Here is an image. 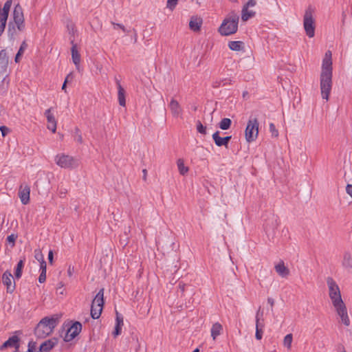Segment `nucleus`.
Here are the masks:
<instances>
[{
	"label": "nucleus",
	"mask_w": 352,
	"mask_h": 352,
	"mask_svg": "<svg viewBox=\"0 0 352 352\" xmlns=\"http://www.w3.org/2000/svg\"><path fill=\"white\" fill-rule=\"evenodd\" d=\"M210 332L213 340H215L222 333L223 326L218 322H215L212 324Z\"/></svg>",
	"instance_id": "24"
},
{
	"label": "nucleus",
	"mask_w": 352,
	"mask_h": 352,
	"mask_svg": "<svg viewBox=\"0 0 352 352\" xmlns=\"http://www.w3.org/2000/svg\"><path fill=\"white\" fill-rule=\"evenodd\" d=\"M59 317L53 315L50 317L42 318L34 329V334L37 338L43 339L50 335L54 328L58 325Z\"/></svg>",
	"instance_id": "3"
},
{
	"label": "nucleus",
	"mask_w": 352,
	"mask_h": 352,
	"mask_svg": "<svg viewBox=\"0 0 352 352\" xmlns=\"http://www.w3.org/2000/svg\"><path fill=\"white\" fill-rule=\"evenodd\" d=\"M269 129H270V131L271 132L272 136L278 137V131L276 129V126L273 123L270 124Z\"/></svg>",
	"instance_id": "42"
},
{
	"label": "nucleus",
	"mask_w": 352,
	"mask_h": 352,
	"mask_svg": "<svg viewBox=\"0 0 352 352\" xmlns=\"http://www.w3.org/2000/svg\"><path fill=\"white\" fill-rule=\"evenodd\" d=\"M30 188L28 185H21L19 190V197L23 204L26 205L30 201Z\"/></svg>",
	"instance_id": "17"
},
{
	"label": "nucleus",
	"mask_w": 352,
	"mask_h": 352,
	"mask_svg": "<svg viewBox=\"0 0 352 352\" xmlns=\"http://www.w3.org/2000/svg\"><path fill=\"white\" fill-rule=\"evenodd\" d=\"M69 79H71V80L72 79V74H68V75L67 76V77H66V78H65V80L64 82L67 83V82L69 80Z\"/></svg>",
	"instance_id": "54"
},
{
	"label": "nucleus",
	"mask_w": 352,
	"mask_h": 352,
	"mask_svg": "<svg viewBox=\"0 0 352 352\" xmlns=\"http://www.w3.org/2000/svg\"><path fill=\"white\" fill-rule=\"evenodd\" d=\"M168 108L174 118L182 117L183 109L179 102L174 98H172L168 104Z\"/></svg>",
	"instance_id": "12"
},
{
	"label": "nucleus",
	"mask_w": 352,
	"mask_h": 352,
	"mask_svg": "<svg viewBox=\"0 0 352 352\" xmlns=\"http://www.w3.org/2000/svg\"><path fill=\"white\" fill-rule=\"evenodd\" d=\"M228 47L231 50L233 51H240L243 47V42L241 41H230L228 43Z\"/></svg>",
	"instance_id": "31"
},
{
	"label": "nucleus",
	"mask_w": 352,
	"mask_h": 352,
	"mask_svg": "<svg viewBox=\"0 0 352 352\" xmlns=\"http://www.w3.org/2000/svg\"><path fill=\"white\" fill-rule=\"evenodd\" d=\"M19 338L16 336H13L10 337L8 340H6L1 346V349H5L8 347H19Z\"/></svg>",
	"instance_id": "25"
},
{
	"label": "nucleus",
	"mask_w": 352,
	"mask_h": 352,
	"mask_svg": "<svg viewBox=\"0 0 352 352\" xmlns=\"http://www.w3.org/2000/svg\"><path fill=\"white\" fill-rule=\"evenodd\" d=\"M255 15V12L249 10V8L243 6L241 10V19L243 21H247Z\"/></svg>",
	"instance_id": "27"
},
{
	"label": "nucleus",
	"mask_w": 352,
	"mask_h": 352,
	"mask_svg": "<svg viewBox=\"0 0 352 352\" xmlns=\"http://www.w3.org/2000/svg\"><path fill=\"white\" fill-rule=\"evenodd\" d=\"M142 173H143L142 179H143V180L146 181V177H147V170H146V169H143L142 170Z\"/></svg>",
	"instance_id": "52"
},
{
	"label": "nucleus",
	"mask_w": 352,
	"mask_h": 352,
	"mask_svg": "<svg viewBox=\"0 0 352 352\" xmlns=\"http://www.w3.org/2000/svg\"><path fill=\"white\" fill-rule=\"evenodd\" d=\"M342 352H346V351L345 350H343V351H342Z\"/></svg>",
	"instance_id": "58"
},
{
	"label": "nucleus",
	"mask_w": 352,
	"mask_h": 352,
	"mask_svg": "<svg viewBox=\"0 0 352 352\" xmlns=\"http://www.w3.org/2000/svg\"><path fill=\"white\" fill-rule=\"evenodd\" d=\"M72 47L71 49L72 51V61L74 63V65L76 67V69H78L80 67V55L78 51L77 45L76 44L73 43V41H72Z\"/></svg>",
	"instance_id": "21"
},
{
	"label": "nucleus",
	"mask_w": 352,
	"mask_h": 352,
	"mask_svg": "<svg viewBox=\"0 0 352 352\" xmlns=\"http://www.w3.org/2000/svg\"><path fill=\"white\" fill-rule=\"evenodd\" d=\"M212 139L217 146H225L223 138L219 136V131H216L212 134Z\"/></svg>",
	"instance_id": "29"
},
{
	"label": "nucleus",
	"mask_w": 352,
	"mask_h": 352,
	"mask_svg": "<svg viewBox=\"0 0 352 352\" xmlns=\"http://www.w3.org/2000/svg\"><path fill=\"white\" fill-rule=\"evenodd\" d=\"M342 265L348 273H352V256L349 252L344 254Z\"/></svg>",
	"instance_id": "20"
},
{
	"label": "nucleus",
	"mask_w": 352,
	"mask_h": 352,
	"mask_svg": "<svg viewBox=\"0 0 352 352\" xmlns=\"http://www.w3.org/2000/svg\"><path fill=\"white\" fill-rule=\"evenodd\" d=\"M0 131L3 137H5L10 132V129L6 126H0Z\"/></svg>",
	"instance_id": "46"
},
{
	"label": "nucleus",
	"mask_w": 352,
	"mask_h": 352,
	"mask_svg": "<svg viewBox=\"0 0 352 352\" xmlns=\"http://www.w3.org/2000/svg\"><path fill=\"white\" fill-rule=\"evenodd\" d=\"M55 163L63 168L72 169L78 166V160L69 155L59 153L55 156Z\"/></svg>",
	"instance_id": "6"
},
{
	"label": "nucleus",
	"mask_w": 352,
	"mask_h": 352,
	"mask_svg": "<svg viewBox=\"0 0 352 352\" xmlns=\"http://www.w3.org/2000/svg\"><path fill=\"white\" fill-rule=\"evenodd\" d=\"M34 258L40 263V268L46 267V262L41 250L36 249L34 250Z\"/></svg>",
	"instance_id": "28"
},
{
	"label": "nucleus",
	"mask_w": 352,
	"mask_h": 352,
	"mask_svg": "<svg viewBox=\"0 0 352 352\" xmlns=\"http://www.w3.org/2000/svg\"><path fill=\"white\" fill-rule=\"evenodd\" d=\"M231 124H232L231 120L230 118H223L220 121L219 126L221 129L227 130V129H230Z\"/></svg>",
	"instance_id": "33"
},
{
	"label": "nucleus",
	"mask_w": 352,
	"mask_h": 352,
	"mask_svg": "<svg viewBox=\"0 0 352 352\" xmlns=\"http://www.w3.org/2000/svg\"><path fill=\"white\" fill-rule=\"evenodd\" d=\"M16 238H17V235L12 234L8 236L6 241L8 243L11 244V247H14L15 245V241H16Z\"/></svg>",
	"instance_id": "40"
},
{
	"label": "nucleus",
	"mask_w": 352,
	"mask_h": 352,
	"mask_svg": "<svg viewBox=\"0 0 352 352\" xmlns=\"http://www.w3.org/2000/svg\"><path fill=\"white\" fill-rule=\"evenodd\" d=\"M178 0H167V8L173 10L177 4Z\"/></svg>",
	"instance_id": "43"
},
{
	"label": "nucleus",
	"mask_w": 352,
	"mask_h": 352,
	"mask_svg": "<svg viewBox=\"0 0 352 352\" xmlns=\"http://www.w3.org/2000/svg\"><path fill=\"white\" fill-rule=\"evenodd\" d=\"M274 269L278 274L282 278H287L289 275V270L285 265L283 261H279L275 265Z\"/></svg>",
	"instance_id": "19"
},
{
	"label": "nucleus",
	"mask_w": 352,
	"mask_h": 352,
	"mask_svg": "<svg viewBox=\"0 0 352 352\" xmlns=\"http://www.w3.org/2000/svg\"><path fill=\"white\" fill-rule=\"evenodd\" d=\"M76 140L78 142L82 143V138L81 134L80 133L79 129H76Z\"/></svg>",
	"instance_id": "48"
},
{
	"label": "nucleus",
	"mask_w": 352,
	"mask_h": 352,
	"mask_svg": "<svg viewBox=\"0 0 352 352\" xmlns=\"http://www.w3.org/2000/svg\"><path fill=\"white\" fill-rule=\"evenodd\" d=\"M117 89H118V100L119 104L122 107L126 106V99L125 94L126 91L122 87L120 82L119 80L116 79Z\"/></svg>",
	"instance_id": "18"
},
{
	"label": "nucleus",
	"mask_w": 352,
	"mask_h": 352,
	"mask_svg": "<svg viewBox=\"0 0 352 352\" xmlns=\"http://www.w3.org/2000/svg\"><path fill=\"white\" fill-rule=\"evenodd\" d=\"M279 224V218L277 216L272 214L265 223V230L267 232L270 231L274 232V231L278 228Z\"/></svg>",
	"instance_id": "16"
},
{
	"label": "nucleus",
	"mask_w": 352,
	"mask_h": 352,
	"mask_svg": "<svg viewBox=\"0 0 352 352\" xmlns=\"http://www.w3.org/2000/svg\"><path fill=\"white\" fill-rule=\"evenodd\" d=\"M239 21V15L232 12L223 21L219 28V32L222 36H230L236 32Z\"/></svg>",
	"instance_id": "4"
},
{
	"label": "nucleus",
	"mask_w": 352,
	"mask_h": 352,
	"mask_svg": "<svg viewBox=\"0 0 352 352\" xmlns=\"http://www.w3.org/2000/svg\"><path fill=\"white\" fill-rule=\"evenodd\" d=\"M267 302L272 307V306H274V300L272 298H267Z\"/></svg>",
	"instance_id": "53"
},
{
	"label": "nucleus",
	"mask_w": 352,
	"mask_h": 352,
	"mask_svg": "<svg viewBox=\"0 0 352 352\" xmlns=\"http://www.w3.org/2000/svg\"><path fill=\"white\" fill-rule=\"evenodd\" d=\"M73 270H74L73 267H69L68 270H67V274L69 276H72Z\"/></svg>",
	"instance_id": "55"
},
{
	"label": "nucleus",
	"mask_w": 352,
	"mask_h": 352,
	"mask_svg": "<svg viewBox=\"0 0 352 352\" xmlns=\"http://www.w3.org/2000/svg\"><path fill=\"white\" fill-rule=\"evenodd\" d=\"M104 305V289H101L92 301L91 316L94 319H98L102 313Z\"/></svg>",
	"instance_id": "7"
},
{
	"label": "nucleus",
	"mask_w": 352,
	"mask_h": 352,
	"mask_svg": "<svg viewBox=\"0 0 352 352\" xmlns=\"http://www.w3.org/2000/svg\"><path fill=\"white\" fill-rule=\"evenodd\" d=\"M66 85L67 83L64 82L62 86V89L64 90L66 92Z\"/></svg>",
	"instance_id": "56"
},
{
	"label": "nucleus",
	"mask_w": 352,
	"mask_h": 352,
	"mask_svg": "<svg viewBox=\"0 0 352 352\" xmlns=\"http://www.w3.org/2000/svg\"><path fill=\"white\" fill-rule=\"evenodd\" d=\"M255 319H256V325L258 324V326H260V325L265 326L264 318H263V311L261 310V307H259L258 311H256Z\"/></svg>",
	"instance_id": "30"
},
{
	"label": "nucleus",
	"mask_w": 352,
	"mask_h": 352,
	"mask_svg": "<svg viewBox=\"0 0 352 352\" xmlns=\"http://www.w3.org/2000/svg\"><path fill=\"white\" fill-rule=\"evenodd\" d=\"M231 140V136H226L223 138V140L225 142V147L228 148L229 141Z\"/></svg>",
	"instance_id": "51"
},
{
	"label": "nucleus",
	"mask_w": 352,
	"mask_h": 352,
	"mask_svg": "<svg viewBox=\"0 0 352 352\" xmlns=\"http://www.w3.org/2000/svg\"><path fill=\"white\" fill-rule=\"evenodd\" d=\"M8 32L9 36L11 38L14 37V36L16 34V30H15L12 23H11V22H10L8 24Z\"/></svg>",
	"instance_id": "41"
},
{
	"label": "nucleus",
	"mask_w": 352,
	"mask_h": 352,
	"mask_svg": "<svg viewBox=\"0 0 352 352\" xmlns=\"http://www.w3.org/2000/svg\"><path fill=\"white\" fill-rule=\"evenodd\" d=\"M264 327L265 326H263V325H260V326H258V324L256 325L255 337H256V340H260L262 339Z\"/></svg>",
	"instance_id": "37"
},
{
	"label": "nucleus",
	"mask_w": 352,
	"mask_h": 352,
	"mask_svg": "<svg viewBox=\"0 0 352 352\" xmlns=\"http://www.w3.org/2000/svg\"><path fill=\"white\" fill-rule=\"evenodd\" d=\"M36 343L35 342H30L29 344H28V352H36Z\"/></svg>",
	"instance_id": "44"
},
{
	"label": "nucleus",
	"mask_w": 352,
	"mask_h": 352,
	"mask_svg": "<svg viewBox=\"0 0 352 352\" xmlns=\"http://www.w3.org/2000/svg\"><path fill=\"white\" fill-rule=\"evenodd\" d=\"M52 108L47 109L45 110L44 114L47 120V129L52 133H55L56 131L57 122L52 112Z\"/></svg>",
	"instance_id": "13"
},
{
	"label": "nucleus",
	"mask_w": 352,
	"mask_h": 352,
	"mask_svg": "<svg viewBox=\"0 0 352 352\" xmlns=\"http://www.w3.org/2000/svg\"><path fill=\"white\" fill-rule=\"evenodd\" d=\"M12 6V0H8L3 5V9H0V36L4 32L9 12Z\"/></svg>",
	"instance_id": "9"
},
{
	"label": "nucleus",
	"mask_w": 352,
	"mask_h": 352,
	"mask_svg": "<svg viewBox=\"0 0 352 352\" xmlns=\"http://www.w3.org/2000/svg\"><path fill=\"white\" fill-rule=\"evenodd\" d=\"M40 270L41 272L38 277V282L43 283L46 280V267H41Z\"/></svg>",
	"instance_id": "38"
},
{
	"label": "nucleus",
	"mask_w": 352,
	"mask_h": 352,
	"mask_svg": "<svg viewBox=\"0 0 352 352\" xmlns=\"http://www.w3.org/2000/svg\"><path fill=\"white\" fill-rule=\"evenodd\" d=\"M24 266V261L23 260H20L15 269L14 275L16 278H19L21 276L22 274V269Z\"/></svg>",
	"instance_id": "36"
},
{
	"label": "nucleus",
	"mask_w": 352,
	"mask_h": 352,
	"mask_svg": "<svg viewBox=\"0 0 352 352\" xmlns=\"http://www.w3.org/2000/svg\"><path fill=\"white\" fill-rule=\"evenodd\" d=\"M332 54L328 50L324 54L320 76V87L322 99L328 101L332 88Z\"/></svg>",
	"instance_id": "2"
},
{
	"label": "nucleus",
	"mask_w": 352,
	"mask_h": 352,
	"mask_svg": "<svg viewBox=\"0 0 352 352\" xmlns=\"http://www.w3.org/2000/svg\"><path fill=\"white\" fill-rule=\"evenodd\" d=\"M292 340H293V336L292 333H289V334L286 335L283 339V345L288 350L291 349Z\"/></svg>",
	"instance_id": "35"
},
{
	"label": "nucleus",
	"mask_w": 352,
	"mask_h": 352,
	"mask_svg": "<svg viewBox=\"0 0 352 352\" xmlns=\"http://www.w3.org/2000/svg\"><path fill=\"white\" fill-rule=\"evenodd\" d=\"M202 24V21L201 19H198L196 17H192L190 23H189V27L190 30L196 32L199 30L201 25Z\"/></svg>",
	"instance_id": "26"
},
{
	"label": "nucleus",
	"mask_w": 352,
	"mask_h": 352,
	"mask_svg": "<svg viewBox=\"0 0 352 352\" xmlns=\"http://www.w3.org/2000/svg\"><path fill=\"white\" fill-rule=\"evenodd\" d=\"M327 283L329 288V296L337 315L340 318L342 323L346 327L349 326L350 319L348 315L347 308L342 300L338 284L332 278H328Z\"/></svg>",
	"instance_id": "1"
},
{
	"label": "nucleus",
	"mask_w": 352,
	"mask_h": 352,
	"mask_svg": "<svg viewBox=\"0 0 352 352\" xmlns=\"http://www.w3.org/2000/svg\"><path fill=\"white\" fill-rule=\"evenodd\" d=\"M58 342L56 338L47 340L43 342L40 346V351L42 352H47L50 351Z\"/></svg>",
	"instance_id": "22"
},
{
	"label": "nucleus",
	"mask_w": 352,
	"mask_h": 352,
	"mask_svg": "<svg viewBox=\"0 0 352 352\" xmlns=\"http://www.w3.org/2000/svg\"><path fill=\"white\" fill-rule=\"evenodd\" d=\"M315 9L309 6L305 12L303 16V27L307 36L309 38H313L315 35V19H314Z\"/></svg>",
	"instance_id": "5"
},
{
	"label": "nucleus",
	"mask_w": 352,
	"mask_h": 352,
	"mask_svg": "<svg viewBox=\"0 0 352 352\" xmlns=\"http://www.w3.org/2000/svg\"><path fill=\"white\" fill-rule=\"evenodd\" d=\"M53 258H54L53 251L50 250V252L48 253V260L51 264H52V263H53Z\"/></svg>",
	"instance_id": "50"
},
{
	"label": "nucleus",
	"mask_w": 352,
	"mask_h": 352,
	"mask_svg": "<svg viewBox=\"0 0 352 352\" xmlns=\"http://www.w3.org/2000/svg\"><path fill=\"white\" fill-rule=\"evenodd\" d=\"M177 164L181 175H184L188 172V168L184 165L183 160L179 159L177 162Z\"/></svg>",
	"instance_id": "32"
},
{
	"label": "nucleus",
	"mask_w": 352,
	"mask_h": 352,
	"mask_svg": "<svg viewBox=\"0 0 352 352\" xmlns=\"http://www.w3.org/2000/svg\"><path fill=\"white\" fill-rule=\"evenodd\" d=\"M124 324L122 316L116 312V326L113 334L115 337L119 336L121 333L122 327Z\"/></svg>",
	"instance_id": "23"
},
{
	"label": "nucleus",
	"mask_w": 352,
	"mask_h": 352,
	"mask_svg": "<svg viewBox=\"0 0 352 352\" xmlns=\"http://www.w3.org/2000/svg\"><path fill=\"white\" fill-rule=\"evenodd\" d=\"M113 25V28L114 29H116L118 28L122 29V30L124 32H126L127 30H126V28H124V26L122 24H120V23H112Z\"/></svg>",
	"instance_id": "47"
},
{
	"label": "nucleus",
	"mask_w": 352,
	"mask_h": 352,
	"mask_svg": "<svg viewBox=\"0 0 352 352\" xmlns=\"http://www.w3.org/2000/svg\"><path fill=\"white\" fill-rule=\"evenodd\" d=\"M82 324L79 322H74L67 330L65 340L69 342L75 338L81 331Z\"/></svg>",
	"instance_id": "11"
},
{
	"label": "nucleus",
	"mask_w": 352,
	"mask_h": 352,
	"mask_svg": "<svg viewBox=\"0 0 352 352\" xmlns=\"http://www.w3.org/2000/svg\"><path fill=\"white\" fill-rule=\"evenodd\" d=\"M259 123L256 118H250L245 131V140L248 142L254 141L258 134Z\"/></svg>",
	"instance_id": "8"
},
{
	"label": "nucleus",
	"mask_w": 352,
	"mask_h": 352,
	"mask_svg": "<svg viewBox=\"0 0 352 352\" xmlns=\"http://www.w3.org/2000/svg\"><path fill=\"white\" fill-rule=\"evenodd\" d=\"M8 56L5 50L0 51V77L8 76Z\"/></svg>",
	"instance_id": "14"
},
{
	"label": "nucleus",
	"mask_w": 352,
	"mask_h": 352,
	"mask_svg": "<svg viewBox=\"0 0 352 352\" xmlns=\"http://www.w3.org/2000/svg\"><path fill=\"white\" fill-rule=\"evenodd\" d=\"M256 4V0H248V1L243 6L248 8L254 7Z\"/></svg>",
	"instance_id": "45"
},
{
	"label": "nucleus",
	"mask_w": 352,
	"mask_h": 352,
	"mask_svg": "<svg viewBox=\"0 0 352 352\" xmlns=\"http://www.w3.org/2000/svg\"><path fill=\"white\" fill-rule=\"evenodd\" d=\"M192 352H199V349H195Z\"/></svg>",
	"instance_id": "57"
},
{
	"label": "nucleus",
	"mask_w": 352,
	"mask_h": 352,
	"mask_svg": "<svg viewBox=\"0 0 352 352\" xmlns=\"http://www.w3.org/2000/svg\"><path fill=\"white\" fill-rule=\"evenodd\" d=\"M346 193L352 197V184H347L346 186Z\"/></svg>",
	"instance_id": "49"
},
{
	"label": "nucleus",
	"mask_w": 352,
	"mask_h": 352,
	"mask_svg": "<svg viewBox=\"0 0 352 352\" xmlns=\"http://www.w3.org/2000/svg\"><path fill=\"white\" fill-rule=\"evenodd\" d=\"M2 282L7 287L8 292H12L15 288L13 276L9 271H6L2 276Z\"/></svg>",
	"instance_id": "15"
},
{
	"label": "nucleus",
	"mask_w": 352,
	"mask_h": 352,
	"mask_svg": "<svg viewBox=\"0 0 352 352\" xmlns=\"http://www.w3.org/2000/svg\"><path fill=\"white\" fill-rule=\"evenodd\" d=\"M13 20L19 31H23L25 28L24 17L22 8L20 6H15L13 11Z\"/></svg>",
	"instance_id": "10"
},
{
	"label": "nucleus",
	"mask_w": 352,
	"mask_h": 352,
	"mask_svg": "<svg viewBox=\"0 0 352 352\" xmlns=\"http://www.w3.org/2000/svg\"><path fill=\"white\" fill-rule=\"evenodd\" d=\"M27 47H28V45L26 44V43L25 41H23L21 43L17 54H16L15 59H14L16 63L19 62L20 58L24 53V51L26 50Z\"/></svg>",
	"instance_id": "34"
},
{
	"label": "nucleus",
	"mask_w": 352,
	"mask_h": 352,
	"mask_svg": "<svg viewBox=\"0 0 352 352\" xmlns=\"http://www.w3.org/2000/svg\"><path fill=\"white\" fill-rule=\"evenodd\" d=\"M197 130L203 135L206 134V127L204 126L200 121L197 122Z\"/></svg>",
	"instance_id": "39"
}]
</instances>
